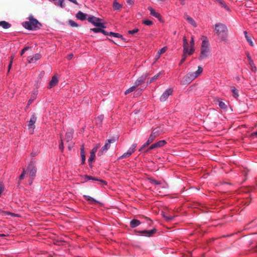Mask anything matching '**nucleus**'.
<instances>
[{
    "instance_id": "obj_1",
    "label": "nucleus",
    "mask_w": 257,
    "mask_h": 257,
    "mask_svg": "<svg viewBox=\"0 0 257 257\" xmlns=\"http://www.w3.org/2000/svg\"><path fill=\"white\" fill-rule=\"evenodd\" d=\"M211 54V48L209 41L206 36L202 38V43L200 47V53L199 60L202 61L209 58Z\"/></svg>"
},
{
    "instance_id": "obj_2",
    "label": "nucleus",
    "mask_w": 257,
    "mask_h": 257,
    "mask_svg": "<svg viewBox=\"0 0 257 257\" xmlns=\"http://www.w3.org/2000/svg\"><path fill=\"white\" fill-rule=\"evenodd\" d=\"M214 31L220 41H228V29L226 26L222 23H217L214 26Z\"/></svg>"
},
{
    "instance_id": "obj_3",
    "label": "nucleus",
    "mask_w": 257,
    "mask_h": 257,
    "mask_svg": "<svg viewBox=\"0 0 257 257\" xmlns=\"http://www.w3.org/2000/svg\"><path fill=\"white\" fill-rule=\"evenodd\" d=\"M29 21H26L23 24V27L29 30H34L40 29L42 24L35 19L33 15H31L28 17Z\"/></svg>"
},
{
    "instance_id": "obj_4",
    "label": "nucleus",
    "mask_w": 257,
    "mask_h": 257,
    "mask_svg": "<svg viewBox=\"0 0 257 257\" xmlns=\"http://www.w3.org/2000/svg\"><path fill=\"white\" fill-rule=\"evenodd\" d=\"M203 69L201 66L198 67V69L195 72L189 73L184 78V83H190L194 79L199 76L202 72Z\"/></svg>"
},
{
    "instance_id": "obj_5",
    "label": "nucleus",
    "mask_w": 257,
    "mask_h": 257,
    "mask_svg": "<svg viewBox=\"0 0 257 257\" xmlns=\"http://www.w3.org/2000/svg\"><path fill=\"white\" fill-rule=\"evenodd\" d=\"M203 69L201 66L198 67V69L195 72L189 73L184 78V83H190L194 79L199 76L202 72Z\"/></svg>"
},
{
    "instance_id": "obj_6",
    "label": "nucleus",
    "mask_w": 257,
    "mask_h": 257,
    "mask_svg": "<svg viewBox=\"0 0 257 257\" xmlns=\"http://www.w3.org/2000/svg\"><path fill=\"white\" fill-rule=\"evenodd\" d=\"M183 54L192 55L195 51V48L190 45L185 37L183 39Z\"/></svg>"
},
{
    "instance_id": "obj_7",
    "label": "nucleus",
    "mask_w": 257,
    "mask_h": 257,
    "mask_svg": "<svg viewBox=\"0 0 257 257\" xmlns=\"http://www.w3.org/2000/svg\"><path fill=\"white\" fill-rule=\"evenodd\" d=\"M87 20L89 23L97 27H100L103 29L106 28L104 24L101 22L102 21L101 19L96 18L93 16H90L87 18Z\"/></svg>"
},
{
    "instance_id": "obj_8",
    "label": "nucleus",
    "mask_w": 257,
    "mask_h": 257,
    "mask_svg": "<svg viewBox=\"0 0 257 257\" xmlns=\"http://www.w3.org/2000/svg\"><path fill=\"white\" fill-rule=\"evenodd\" d=\"M37 120V117L35 113H33L29 121V123L28 124V130L31 134H33L34 129L35 128V123Z\"/></svg>"
},
{
    "instance_id": "obj_9",
    "label": "nucleus",
    "mask_w": 257,
    "mask_h": 257,
    "mask_svg": "<svg viewBox=\"0 0 257 257\" xmlns=\"http://www.w3.org/2000/svg\"><path fill=\"white\" fill-rule=\"evenodd\" d=\"M115 139L114 138H112V139L107 140L106 141L104 146H103L101 148L100 152H99L98 153V155L100 156L104 153L106 152V151L109 149V148L110 147V144L115 142Z\"/></svg>"
},
{
    "instance_id": "obj_10",
    "label": "nucleus",
    "mask_w": 257,
    "mask_h": 257,
    "mask_svg": "<svg viewBox=\"0 0 257 257\" xmlns=\"http://www.w3.org/2000/svg\"><path fill=\"white\" fill-rule=\"evenodd\" d=\"M163 133L162 129L160 127H156L153 130L148 140L149 142H153L154 140L158 136L161 135Z\"/></svg>"
},
{
    "instance_id": "obj_11",
    "label": "nucleus",
    "mask_w": 257,
    "mask_h": 257,
    "mask_svg": "<svg viewBox=\"0 0 257 257\" xmlns=\"http://www.w3.org/2000/svg\"><path fill=\"white\" fill-rule=\"evenodd\" d=\"M136 147V144H133L132 146L128 149L126 153L123 154L120 157H119L118 159L126 158L131 156L132 154L135 152Z\"/></svg>"
},
{
    "instance_id": "obj_12",
    "label": "nucleus",
    "mask_w": 257,
    "mask_h": 257,
    "mask_svg": "<svg viewBox=\"0 0 257 257\" xmlns=\"http://www.w3.org/2000/svg\"><path fill=\"white\" fill-rule=\"evenodd\" d=\"M173 93V90L171 88L166 90L162 95L160 96V100L161 101H166L168 97L171 95Z\"/></svg>"
},
{
    "instance_id": "obj_13",
    "label": "nucleus",
    "mask_w": 257,
    "mask_h": 257,
    "mask_svg": "<svg viewBox=\"0 0 257 257\" xmlns=\"http://www.w3.org/2000/svg\"><path fill=\"white\" fill-rule=\"evenodd\" d=\"M148 76V74L147 73L142 75L135 81L134 85L137 87L138 86L141 85L142 84L144 83Z\"/></svg>"
},
{
    "instance_id": "obj_14",
    "label": "nucleus",
    "mask_w": 257,
    "mask_h": 257,
    "mask_svg": "<svg viewBox=\"0 0 257 257\" xmlns=\"http://www.w3.org/2000/svg\"><path fill=\"white\" fill-rule=\"evenodd\" d=\"M156 229L155 228H154L153 229L147 230H140L138 231V232L142 234L143 235L147 236V237H150L152 236L153 234L155 233L156 232Z\"/></svg>"
},
{
    "instance_id": "obj_15",
    "label": "nucleus",
    "mask_w": 257,
    "mask_h": 257,
    "mask_svg": "<svg viewBox=\"0 0 257 257\" xmlns=\"http://www.w3.org/2000/svg\"><path fill=\"white\" fill-rule=\"evenodd\" d=\"M41 57V54L37 53L33 56L28 57L27 60L29 63H35L37 61L39 60Z\"/></svg>"
},
{
    "instance_id": "obj_16",
    "label": "nucleus",
    "mask_w": 257,
    "mask_h": 257,
    "mask_svg": "<svg viewBox=\"0 0 257 257\" xmlns=\"http://www.w3.org/2000/svg\"><path fill=\"white\" fill-rule=\"evenodd\" d=\"M166 144V142L165 140L159 141L157 142V143L152 145L150 147L149 149L152 150L155 148H160V147H163L164 146H165V145Z\"/></svg>"
},
{
    "instance_id": "obj_17",
    "label": "nucleus",
    "mask_w": 257,
    "mask_h": 257,
    "mask_svg": "<svg viewBox=\"0 0 257 257\" xmlns=\"http://www.w3.org/2000/svg\"><path fill=\"white\" fill-rule=\"evenodd\" d=\"M27 170L29 171V176L31 178H33L35 176L36 173V168L35 167L30 165L28 167Z\"/></svg>"
},
{
    "instance_id": "obj_18",
    "label": "nucleus",
    "mask_w": 257,
    "mask_h": 257,
    "mask_svg": "<svg viewBox=\"0 0 257 257\" xmlns=\"http://www.w3.org/2000/svg\"><path fill=\"white\" fill-rule=\"evenodd\" d=\"M148 10L150 12V14L152 16L160 20V19H161V16L159 13L156 12L155 10L151 7H149Z\"/></svg>"
},
{
    "instance_id": "obj_19",
    "label": "nucleus",
    "mask_w": 257,
    "mask_h": 257,
    "mask_svg": "<svg viewBox=\"0 0 257 257\" xmlns=\"http://www.w3.org/2000/svg\"><path fill=\"white\" fill-rule=\"evenodd\" d=\"M58 82V77L56 76H54L52 77L51 81L49 82V87L52 88L55 85H57V84Z\"/></svg>"
},
{
    "instance_id": "obj_20",
    "label": "nucleus",
    "mask_w": 257,
    "mask_h": 257,
    "mask_svg": "<svg viewBox=\"0 0 257 257\" xmlns=\"http://www.w3.org/2000/svg\"><path fill=\"white\" fill-rule=\"evenodd\" d=\"M76 17L77 19L81 20L84 21L86 20L87 18V15L85 13H83V12L81 11H79L77 14H76Z\"/></svg>"
},
{
    "instance_id": "obj_21",
    "label": "nucleus",
    "mask_w": 257,
    "mask_h": 257,
    "mask_svg": "<svg viewBox=\"0 0 257 257\" xmlns=\"http://www.w3.org/2000/svg\"><path fill=\"white\" fill-rule=\"evenodd\" d=\"M185 18L187 21L193 27L196 28L197 27V24L192 18L189 16H187Z\"/></svg>"
},
{
    "instance_id": "obj_22",
    "label": "nucleus",
    "mask_w": 257,
    "mask_h": 257,
    "mask_svg": "<svg viewBox=\"0 0 257 257\" xmlns=\"http://www.w3.org/2000/svg\"><path fill=\"white\" fill-rule=\"evenodd\" d=\"M103 118L104 116L103 115H100L95 118V123L98 127H100L101 126Z\"/></svg>"
},
{
    "instance_id": "obj_23",
    "label": "nucleus",
    "mask_w": 257,
    "mask_h": 257,
    "mask_svg": "<svg viewBox=\"0 0 257 257\" xmlns=\"http://www.w3.org/2000/svg\"><path fill=\"white\" fill-rule=\"evenodd\" d=\"M80 155L81 158V164H83L85 162V156L84 146H82L80 149Z\"/></svg>"
},
{
    "instance_id": "obj_24",
    "label": "nucleus",
    "mask_w": 257,
    "mask_h": 257,
    "mask_svg": "<svg viewBox=\"0 0 257 257\" xmlns=\"http://www.w3.org/2000/svg\"><path fill=\"white\" fill-rule=\"evenodd\" d=\"M140 224H141V222L137 219H133L130 222V225L132 228L136 227Z\"/></svg>"
},
{
    "instance_id": "obj_25",
    "label": "nucleus",
    "mask_w": 257,
    "mask_h": 257,
    "mask_svg": "<svg viewBox=\"0 0 257 257\" xmlns=\"http://www.w3.org/2000/svg\"><path fill=\"white\" fill-rule=\"evenodd\" d=\"M162 216L166 221H168L172 220L175 217V216L167 215L164 212L162 213Z\"/></svg>"
},
{
    "instance_id": "obj_26",
    "label": "nucleus",
    "mask_w": 257,
    "mask_h": 257,
    "mask_svg": "<svg viewBox=\"0 0 257 257\" xmlns=\"http://www.w3.org/2000/svg\"><path fill=\"white\" fill-rule=\"evenodd\" d=\"M73 132L72 130L68 131L66 133L65 137H66V139L67 140V142H68L71 140V139H72V137H73Z\"/></svg>"
},
{
    "instance_id": "obj_27",
    "label": "nucleus",
    "mask_w": 257,
    "mask_h": 257,
    "mask_svg": "<svg viewBox=\"0 0 257 257\" xmlns=\"http://www.w3.org/2000/svg\"><path fill=\"white\" fill-rule=\"evenodd\" d=\"M0 26L4 29H7L11 27V25L8 22L3 21L0 22Z\"/></svg>"
},
{
    "instance_id": "obj_28",
    "label": "nucleus",
    "mask_w": 257,
    "mask_h": 257,
    "mask_svg": "<svg viewBox=\"0 0 257 257\" xmlns=\"http://www.w3.org/2000/svg\"><path fill=\"white\" fill-rule=\"evenodd\" d=\"M85 178L88 180H92L97 181H99L100 182H102L104 185H106V182L104 181L103 180H101V179H97V178H94V177H92L89 176H86Z\"/></svg>"
},
{
    "instance_id": "obj_29",
    "label": "nucleus",
    "mask_w": 257,
    "mask_h": 257,
    "mask_svg": "<svg viewBox=\"0 0 257 257\" xmlns=\"http://www.w3.org/2000/svg\"><path fill=\"white\" fill-rule=\"evenodd\" d=\"M163 73L164 71H162L158 73L157 74L155 75L154 76H153L150 79L149 81L148 82V83H151L152 82H153L155 80L158 79L159 77Z\"/></svg>"
},
{
    "instance_id": "obj_30",
    "label": "nucleus",
    "mask_w": 257,
    "mask_h": 257,
    "mask_svg": "<svg viewBox=\"0 0 257 257\" xmlns=\"http://www.w3.org/2000/svg\"><path fill=\"white\" fill-rule=\"evenodd\" d=\"M113 8L114 10L119 11L121 8V5L118 3L116 1L113 2Z\"/></svg>"
},
{
    "instance_id": "obj_31",
    "label": "nucleus",
    "mask_w": 257,
    "mask_h": 257,
    "mask_svg": "<svg viewBox=\"0 0 257 257\" xmlns=\"http://www.w3.org/2000/svg\"><path fill=\"white\" fill-rule=\"evenodd\" d=\"M109 35L110 36H112V37H116V38H121L122 40H123V38L122 37V36L118 33L110 32L109 33Z\"/></svg>"
},
{
    "instance_id": "obj_32",
    "label": "nucleus",
    "mask_w": 257,
    "mask_h": 257,
    "mask_svg": "<svg viewBox=\"0 0 257 257\" xmlns=\"http://www.w3.org/2000/svg\"><path fill=\"white\" fill-rule=\"evenodd\" d=\"M36 95L37 94L36 93H34L31 95V98L29 99V100L28 101L27 107H28L33 102V101L36 99Z\"/></svg>"
},
{
    "instance_id": "obj_33",
    "label": "nucleus",
    "mask_w": 257,
    "mask_h": 257,
    "mask_svg": "<svg viewBox=\"0 0 257 257\" xmlns=\"http://www.w3.org/2000/svg\"><path fill=\"white\" fill-rule=\"evenodd\" d=\"M243 33L244 34L245 37L247 40V41L249 43L251 46H253V42L251 39V38L247 35V33L246 31H244Z\"/></svg>"
},
{
    "instance_id": "obj_34",
    "label": "nucleus",
    "mask_w": 257,
    "mask_h": 257,
    "mask_svg": "<svg viewBox=\"0 0 257 257\" xmlns=\"http://www.w3.org/2000/svg\"><path fill=\"white\" fill-rule=\"evenodd\" d=\"M95 157V155L90 154V156L88 160V163H89V166L90 167H92V163L94 160Z\"/></svg>"
},
{
    "instance_id": "obj_35",
    "label": "nucleus",
    "mask_w": 257,
    "mask_h": 257,
    "mask_svg": "<svg viewBox=\"0 0 257 257\" xmlns=\"http://www.w3.org/2000/svg\"><path fill=\"white\" fill-rule=\"evenodd\" d=\"M100 147V144H97L95 147L93 148L90 152V154L95 156V154L97 152L98 149Z\"/></svg>"
},
{
    "instance_id": "obj_36",
    "label": "nucleus",
    "mask_w": 257,
    "mask_h": 257,
    "mask_svg": "<svg viewBox=\"0 0 257 257\" xmlns=\"http://www.w3.org/2000/svg\"><path fill=\"white\" fill-rule=\"evenodd\" d=\"M137 87L134 85L133 86L130 87L127 89L125 92L124 94L125 95L128 94V93L133 92Z\"/></svg>"
},
{
    "instance_id": "obj_37",
    "label": "nucleus",
    "mask_w": 257,
    "mask_h": 257,
    "mask_svg": "<svg viewBox=\"0 0 257 257\" xmlns=\"http://www.w3.org/2000/svg\"><path fill=\"white\" fill-rule=\"evenodd\" d=\"M231 90L233 93V96L236 98H237L238 96V90L235 87H232Z\"/></svg>"
},
{
    "instance_id": "obj_38",
    "label": "nucleus",
    "mask_w": 257,
    "mask_h": 257,
    "mask_svg": "<svg viewBox=\"0 0 257 257\" xmlns=\"http://www.w3.org/2000/svg\"><path fill=\"white\" fill-rule=\"evenodd\" d=\"M101 28H100V27L91 28V29H90V31H91L95 33H100Z\"/></svg>"
},
{
    "instance_id": "obj_39",
    "label": "nucleus",
    "mask_w": 257,
    "mask_h": 257,
    "mask_svg": "<svg viewBox=\"0 0 257 257\" xmlns=\"http://www.w3.org/2000/svg\"><path fill=\"white\" fill-rule=\"evenodd\" d=\"M143 23L147 26H151L153 24V22L149 20H143Z\"/></svg>"
},
{
    "instance_id": "obj_40",
    "label": "nucleus",
    "mask_w": 257,
    "mask_h": 257,
    "mask_svg": "<svg viewBox=\"0 0 257 257\" xmlns=\"http://www.w3.org/2000/svg\"><path fill=\"white\" fill-rule=\"evenodd\" d=\"M152 142H149V140H148V141H147V142L146 143H145L143 146L142 147H141V148L140 149L139 151H142L144 150V149L145 148H146V147H147L149 144H150Z\"/></svg>"
},
{
    "instance_id": "obj_41",
    "label": "nucleus",
    "mask_w": 257,
    "mask_h": 257,
    "mask_svg": "<svg viewBox=\"0 0 257 257\" xmlns=\"http://www.w3.org/2000/svg\"><path fill=\"white\" fill-rule=\"evenodd\" d=\"M69 24L72 27H77L78 26V24L72 20H69Z\"/></svg>"
},
{
    "instance_id": "obj_42",
    "label": "nucleus",
    "mask_w": 257,
    "mask_h": 257,
    "mask_svg": "<svg viewBox=\"0 0 257 257\" xmlns=\"http://www.w3.org/2000/svg\"><path fill=\"white\" fill-rule=\"evenodd\" d=\"M218 105H219V106L221 108H222V109H224V108H226V104H225V103H224V102H222V101H219V104H218Z\"/></svg>"
},
{
    "instance_id": "obj_43",
    "label": "nucleus",
    "mask_w": 257,
    "mask_h": 257,
    "mask_svg": "<svg viewBox=\"0 0 257 257\" xmlns=\"http://www.w3.org/2000/svg\"><path fill=\"white\" fill-rule=\"evenodd\" d=\"M166 50H167V47H164L162 49L159 50L158 51V54H159L160 55H161L162 54L165 53L166 51Z\"/></svg>"
},
{
    "instance_id": "obj_44",
    "label": "nucleus",
    "mask_w": 257,
    "mask_h": 257,
    "mask_svg": "<svg viewBox=\"0 0 257 257\" xmlns=\"http://www.w3.org/2000/svg\"><path fill=\"white\" fill-rule=\"evenodd\" d=\"M138 31H139V29H137V28H136V29H133L132 30H129L128 31V33L130 34L133 35V34H135L138 33Z\"/></svg>"
},
{
    "instance_id": "obj_45",
    "label": "nucleus",
    "mask_w": 257,
    "mask_h": 257,
    "mask_svg": "<svg viewBox=\"0 0 257 257\" xmlns=\"http://www.w3.org/2000/svg\"><path fill=\"white\" fill-rule=\"evenodd\" d=\"M188 55H185L183 54L182 58L180 61V62L179 63V65H181L186 60V57Z\"/></svg>"
},
{
    "instance_id": "obj_46",
    "label": "nucleus",
    "mask_w": 257,
    "mask_h": 257,
    "mask_svg": "<svg viewBox=\"0 0 257 257\" xmlns=\"http://www.w3.org/2000/svg\"><path fill=\"white\" fill-rule=\"evenodd\" d=\"M151 182L157 186H160L161 184V183L159 181H157L156 180H151Z\"/></svg>"
},
{
    "instance_id": "obj_47",
    "label": "nucleus",
    "mask_w": 257,
    "mask_h": 257,
    "mask_svg": "<svg viewBox=\"0 0 257 257\" xmlns=\"http://www.w3.org/2000/svg\"><path fill=\"white\" fill-rule=\"evenodd\" d=\"M218 3L222 6V7L226 9L227 10H228V8H227L225 3L223 1L220 0V2H219Z\"/></svg>"
},
{
    "instance_id": "obj_48",
    "label": "nucleus",
    "mask_w": 257,
    "mask_h": 257,
    "mask_svg": "<svg viewBox=\"0 0 257 257\" xmlns=\"http://www.w3.org/2000/svg\"><path fill=\"white\" fill-rule=\"evenodd\" d=\"M189 43L190 44V45L191 46H192L193 48H194L195 42H194V39L193 36L191 37V40Z\"/></svg>"
},
{
    "instance_id": "obj_49",
    "label": "nucleus",
    "mask_w": 257,
    "mask_h": 257,
    "mask_svg": "<svg viewBox=\"0 0 257 257\" xmlns=\"http://www.w3.org/2000/svg\"><path fill=\"white\" fill-rule=\"evenodd\" d=\"M26 170H24L23 173L21 174L20 176V179H24V177H25V175L26 174Z\"/></svg>"
},
{
    "instance_id": "obj_50",
    "label": "nucleus",
    "mask_w": 257,
    "mask_h": 257,
    "mask_svg": "<svg viewBox=\"0 0 257 257\" xmlns=\"http://www.w3.org/2000/svg\"><path fill=\"white\" fill-rule=\"evenodd\" d=\"M100 33H102L104 35H109V33L105 31V30H103L102 29H101Z\"/></svg>"
},
{
    "instance_id": "obj_51",
    "label": "nucleus",
    "mask_w": 257,
    "mask_h": 257,
    "mask_svg": "<svg viewBox=\"0 0 257 257\" xmlns=\"http://www.w3.org/2000/svg\"><path fill=\"white\" fill-rule=\"evenodd\" d=\"M14 56H12V58H11V61L10 62V63L9 65V70H10V69H11V67L12 66V61H13V59H14Z\"/></svg>"
},
{
    "instance_id": "obj_52",
    "label": "nucleus",
    "mask_w": 257,
    "mask_h": 257,
    "mask_svg": "<svg viewBox=\"0 0 257 257\" xmlns=\"http://www.w3.org/2000/svg\"><path fill=\"white\" fill-rule=\"evenodd\" d=\"M3 214H9V215H11L12 216H15V215L14 214L11 213H10V212H6V211L3 212Z\"/></svg>"
},
{
    "instance_id": "obj_53",
    "label": "nucleus",
    "mask_w": 257,
    "mask_h": 257,
    "mask_svg": "<svg viewBox=\"0 0 257 257\" xmlns=\"http://www.w3.org/2000/svg\"><path fill=\"white\" fill-rule=\"evenodd\" d=\"M59 148H60V149L61 151H63V150L64 147H63V143L62 141L61 142V145H60V146H59Z\"/></svg>"
},
{
    "instance_id": "obj_54",
    "label": "nucleus",
    "mask_w": 257,
    "mask_h": 257,
    "mask_svg": "<svg viewBox=\"0 0 257 257\" xmlns=\"http://www.w3.org/2000/svg\"><path fill=\"white\" fill-rule=\"evenodd\" d=\"M247 57L248 60H249V61L250 64H251V63H252V60H251V57H250V56L249 55V54H248V55H247Z\"/></svg>"
},
{
    "instance_id": "obj_55",
    "label": "nucleus",
    "mask_w": 257,
    "mask_h": 257,
    "mask_svg": "<svg viewBox=\"0 0 257 257\" xmlns=\"http://www.w3.org/2000/svg\"><path fill=\"white\" fill-rule=\"evenodd\" d=\"M85 197L87 198L88 200H92L93 201H95V200L93 198H92V197H91L90 196H85Z\"/></svg>"
},
{
    "instance_id": "obj_56",
    "label": "nucleus",
    "mask_w": 257,
    "mask_h": 257,
    "mask_svg": "<svg viewBox=\"0 0 257 257\" xmlns=\"http://www.w3.org/2000/svg\"><path fill=\"white\" fill-rule=\"evenodd\" d=\"M160 56H161V55L158 54V52L157 54L156 55V57H155L156 60H157L158 59H159V58L160 57Z\"/></svg>"
},
{
    "instance_id": "obj_57",
    "label": "nucleus",
    "mask_w": 257,
    "mask_h": 257,
    "mask_svg": "<svg viewBox=\"0 0 257 257\" xmlns=\"http://www.w3.org/2000/svg\"><path fill=\"white\" fill-rule=\"evenodd\" d=\"M29 49H30V47L29 46H27V47H25L24 49H23L22 50H24L25 52H26V51H27Z\"/></svg>"
},
{
    "instance_id": "obj_58",
    "label": "nucleus",
    "mask_w": 257,
    "mask_h": 257,
    "mask_svg": "<svg viewBox=\"0 0 257 257\" xmlns=\"http://www.w3.org/2000/svg\"><path fill=\"white\" fill-rule=\"evenodd\" d=\"M29 49H30V47L29 46H27V47H25L24 49H23L22 50H24L25 52H26V51H27Z\"/></svg>"
},
{
    "instance_id": "obj_59",
    "label": "nucleus",
    "mask_w": 257,
    "mask_h": 257,
    "mask_svg": "<svg viewBox=\"0 0 257 257\" xmlns=\"http://www.w3.org/2000/svg\"><path fill=\"white\" fill-rule=\"evenodd\" d=\"M180 1V3L182 6L185 5V0H179Z\"/></svg>"
},
{
    "instance_id": "obj_60",
    "label": "nucleus",
    "mask_w": 257,
    "mask_h": 257,
    "mask_svg": "<svg viewBox=\"0 0 257 257\" xmlns=\"http://www.w3.org/2000/svg\"><path fill=\"white\" fill-rule=\"evenodd\" d=\"M70 2L75 4H76L77 5V1L76 0H69Z\"/></svg>"
},
{
    "instance_id": "obj_61",
    "label": "nucleus",
    "mask_w": 257,
    "mask_h": 257,
    "mask_svg": "<svg viewBox=\"0 0 257 257\" xmlns=\"http://www.w3.org/2000/svg\"><path fill=\"white\" fill-rule=\"evenodd\" d=\"M251 135L252 136H257V131L255 132L252 133Z\"/></svg>"
},
{
    "instance_id": "obj_62",
    "label": "nucleus",
    "mask_w": 257,
    "mask_h": 257,
    "mask_svg": "<svg viewBox=\"0 0 257 257\" xmlns=\"http://www.w3.org/2000/svg\"><path fill=\"white\" fill-rule=\"evenodd\" d=\"M127 3L129 4H132L133 3L132 0H127Z\"/></svg>"
},
{
    "instance_id": "obj_63",
    "label": "nucleus",
    "mask_w": 257,
    "mask_h": 257,
    "mask_svg": "<svg viewBox=\"0 0 257 257\" xmlns=\"http://www.w3.org/2000/svg\"><path fill=\"white\" fill-rule=\"evenodd\" d=\"M72 56H73V54H72L69 55L68 56V59H71L72 58Z\"/></svg>"
},
{
    "instance_id": "obj_64",
    "label": "nucleus",
    "mask_w": 257,
    "mask_h": 257,
    "mask_svg": "<svg viewBox=\"0 0 257 257\" xmlns=\"http://www.w3.org/2000/svg\"><path fill=\"white\" fill-rule=\"evenodd\" d=\"M25 51L23 50H21V55H23L24 53H25Z\"/></svg>"
}]
</instances>
